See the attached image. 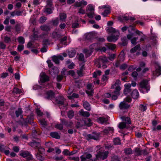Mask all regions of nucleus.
<instances>
[{"mask_svg":"<svg viewBox=\"0 0 161 161\" xmlns=\"http://www.w3.org/2000/svg\"><path fill=\"white\" fill-rule=\"evenodd\" d=\"M139 88L140 91L143 93L148 92L150 89L148 81L146 80H142L139 83Z\"/></svg>","mask_w":161,"mask_h":161,"instance_id":"2","label":"nucleus"},{"mask_svg":"<svg viewBox=\"0 0 161 161\" xmlns=\"http://www.w3.org/2000/svg\"><path fill=\"white\" fill-rule=\"evenodd\" d=\"M47 19V18L45 16H42L40 18L39 22L40 23H44Z\"/></svg>","mask_w":161,"mask_h":161,"instance_id":"44","label":"nucleus"},{"mask_svg":"<svg viewBox=\"0 0 161 161\" xmlns=\"http://www.w3.org/2000/svg\"><path fill=\"white\" fill-rule=\"evenodd\" d=\"M120 80H117L116 81L115 84L114 85H112V86H111V89L115 88V89L116 87L117 86L120 87V86H119V85L120 84Z\"/></svg>","mask_w":161,"mask_h":161,"instance_id":"34","label":"nucleus"},{"mask_svg":"<svg viewBox=\"0 0 161 161\" xmlns=\"http://www.w3.org/2000/svg\"><path fill=\"white\" fill-rule=\"evenodd\" d=\"M44 12L48 14H52L53 12L51 8L50 7H45L44 8Z\"/></svg>","mask_w":161,"mask_h":161,"instance_id":"37","label":"nucleus"},{"mask_svg":"<svg viewBox=\"0 0 161 161\" xmlns=\"http://www.w3.org/2000/svg\"><path fill=\"white\" fill-rule=\"evenodd\" d=\"M22 111L21 108H18V110L16 111L15 114L17 117H18L22 114Z\"/></svg>","mask_w":161,"mask_h":161,"instance_id":"55","label":"nucleus"},{"mask_svg":"<svg viewBox=\"0 0 161 161\" xmlns=\"http://www.w3.org/2000/svg\"><path fill=\"white\" fill-rule=\"evenodd\" d=\"M39 122L42 127H45L47 125V122L44 119L40 120Z\"/></svg>","mask_w":161,"mask_h":161,"instance_id":"41","label":"nucleus"},{"mask_svg":"<svg viewBox=\"0 0 161 161\" xmlns=\"http://www.w3.org/2000/svg\"><path fill=\"white\" fill-rule=\"evenodd\" d=\"M83 105L84 108L88 111H90L91 110V106L90 104L87 102H85L83 103Z\"/></svg>","mask_w":161,"mask_h":161,"instance_id":"23","label":"nucleus"},{"mask_svg":"<svg viewBox=\"0 0 161 161\" xmlns=\"http://www.w3.org/2000/svg\"><path fill=\"white\" fill-rule=\"evenodd\" d=\"M83 53L85 54L86 57H89L91 54L92 52L90 50H88L86 49H85L83 50Z\"/></svg>","mask_w":161,"mask_h":161,"instance_id":"29","label":"nucleus"},{"mask_svg":"<svg viewBox=\"0 0 161 161\" xmlns=\"http://www.w3.org/2000/svg\"><path fill=\"white\" fill-rule=\"evenodd\" d=\"M138 37H134L131 39V42L134 45H136V41Z\"/></svg>","mask_w":161,"mask_h":161,"instance_id":"63","label":"nucleus"},{"mask_svg":"<svg viewBox=\"0 0 161 161\" xmlns=\"http://www.w3.org/2000/svg\"><path fill=\"white\" fill-rule=\"evenodd\" d=\"M140 45H137L135 47L132 48L130 50L131 53H135L137 50H140Z\"/></svg>","mask_w":161,"mask_h":161,"instance_id":"30","label":"nucleus"},{"mask_svg":"<svg viewBox=\"0 0 161 161\" xmlns=\"http://www.w3.org/2000/svg\"><path fill=\"white\" fill-rule=\"evenodd\" d=\"M110 13V11L109 9L108 8L106 9L102 13V15H103L104 17H106L108 14Z\"/></svg>","mask_w":161,"mask_h":161,"instance_id":"50","label":"nucleus"},{"mask_svg":"<svg viewBox=\"0 0 161 161\" xmlns=\"http://www.w3.org/2000/svg\"><path fill=\"white\" fill-rule=\"evenodd\" d=\"M94 8L92 4H90L87 5L86 8V14L89 18H92L94 17Z\"/></svg>","mask_w":161,"mask_h":161,"instance_id":"3","label":"nucleus"},{"mask_svg":"<svg viewBox=\"0 0 161 161\" xmlns=\"http://www.w3.org/2000/svg\"><path fill=\"white\" fill-rule=\"evenodd\" d=\"M101 71L100 70H98L96 72H94L93 74V76L94 78H96L98 75H101Z\"/></svg>","mask_w":161,"mask_h":161,"instance_id":"49","label":"nucleus"},{"mask_svg":"<svg viewBox=\"0 0 161 161\" xmlns=\"http://www.w3.org/2000/svg\"><path fill=\"white\" fill-rule=\"evenodd\" d=\"M119 35V32H116V34L115 35L112 34L111 36L108 37L107 40L110 42H115L118 40Z\"/></svg>","mask_w":161,"mask_h":161,"instance_id":"8","label":"nucleus"},{"mask_svg":"<svg viewBox=\"0 0 161 161\" xmlns=\"http://www.w3.org/2000/svg\"><path fill=\"white\" fill-rule=\"evenodd\" d=\"M53 143L51 142H46L45 143V145L48 148L52 147Z\"/></svg>","mask_w":161,"mask_h":161,"instance_id":"59","label":"nucleus"},{"mask_svg":"<svg viewBox=\"0 0 161 161\" xmlns=\"http://www.w3.org/2000/svg\"><path fill=\"white\" fill-rule=\"evenodd\" d=\"M52 60L56 64H58L59 60L57 56H54L52 57Z\"/></svg>","mask_w":161,"mask_h":161,"instance_id":"47","label":"nucleus"},{"mask_svg":"<svg viewBox=\"0 0 161 161\" xmlns=\"http://www.w3.org/2000/svg\"><path fill=\"white\" fill-rule=\"evenodd\" d=\"M106 46L109 49L112 50H114L116 47V45L114 44L108 43L106 44Z\"/></svg>","mask_w":161,"mask_h":161,"instance_id":"25","label":"nucleus"},{"mask_svg":"<svg viewBox=\"0 0 161 161\" xmlns=\"http://www.w3.org/2000/svg\"><path fill=\"white\" fill-rule=\"evenodd\" d=\"M161 74V67L158 66L156 70L153 72V75H154L158 76Z\"/></svg>","mask_w":161,"mask_h":161,"instance_id":"20","label":"nucleus"},{"mask_svg":"<svg viewBox=\"0 0 161 161\" xmlns=\"http://www.w3.org/2000/svg\"><path fill=\"white\" fill-rule=\"evenodd\" d=\"M92 157L90 153H86L80 157L81 161H86L91 158Z\"/></svg>","mask_w":161,"mask_h":161,"instance_id":"11","label":"nucleus"},{"mask_svg":"<svg viewBox=\"0 0 161 161\" xmlns=\"http://www.w3.org/2000/svg\"><path fill=\"white\" fill-rule=\"evenodd\" d=\"M6 47V45L4 42L2 41H0V49H5Z\"/></svg>","mask_w":161,"mask_h":161,"instance_id":"46","label":"nucleus"},{"mask_svg":"<svg viewBox=\"0 0 161 161\" xmlns=\"http://www.w3.org/2000/svg\"><path fill=\"white\" fill-rule=\"evenodd\" d=\"M18 42L20 44H23L25 42V39L22 36H19L18 38Z\"/></svg>","mask_w":161,"mask_h":161,"instance_id":"53","label":"nucleus"},{"mask_svg":"<svg viewBox=\"0 0 161 161\" xmlns=\"http://www.w3.org/2000/svg\"><path fill=\"white\" fill-rule=\"evenodd\" d=\"M108 58L105 56H100L95 61V64H98L97 66L98 68L100 67L102 65L103 69H105L107 67L106 64L108 63Z\"/></svg>","mask_w":161,"mask_h":161,"instance_id":"1","label":"nucleus"},{"mask_svg":"<svg viewBox=\"0 0 161 161\" xmlns=\"http://www.w3.org/2000/svg\"><path fill=\"white\" fill-rule=\"evenodd\" d=\"M100 135V133L93 132L91 134L88 135L86 139L88 141L91 139L97 140L99 139Z\"/></svg>","mask_w":161,"mask_h":161,"instance_id":"6","label":"nucleus"},{"mask_svg":"<svg viewBox=\"0 0 161 161\" xmlns=\"http://www.w3.org/2000/svg\"><path fill=\"white\" fill-rule=\"evenodd\" d=\"M97 121L102 124H107L108 119L107 118L99 117L97 119Z\"/></svg>","mask_w":161,"mask_h":161,"instance_id":"14","label":"nucleus"},{"mask_svg":"<svg viewBox=\"0 0 161 161\" xmlns=\"http://www.w3.org/2000/svg\"><path fill=\"white\" fill-rule=\"evenodd\" d=\"M23 158H27L28 160H30L32 159V156L30 154V153L27 151H23L21 152L19 154Z\"/></svg>","mask_w":161,"mask_h":161,"instance_id":"9","label":"nucleus"},{"mask_svg":"<svg viewBox=\"0 0 161 161\" xmlns=\"http://www.w3.org/2000/svg\"><path fill=\"white\" fill-rule=\"evenodd\" d=\"M47 7H52L53 5V2L52 0H47Z\"/></svg>","mask_w":161,"mask_h":161,"instance_id":"57","label":"nucleus"},{"mask_svg":"<svg viewBox=\"0 0 161 161\" xmlns=\"http://www.w3.org/2000/svg\"><path fill=\"white\" fill-rule=\"evenodd\" d=\"M69 158L70 160H74L75 161H79L80 160L79 158L78 157H69Z\"/></svg>","mask_w":161,"mask_h":161,"instance_id":"61","label":"nucleus"},{"mask_svg":"<svg viewBox=\"0 0 161 161\" xmlns=\"http://www.w3.org/2000/svg\"><path fill=\"white\" fill-rule=\"evenodd\" d=\"M121 89L120 87L117 86L115 90L112 92V99L113 100H116L119 95V91Z\"/></svg>","mask_w":161,"mask_h":161,"instance_id":"7","label":"nucleus"},{"mask_svg":"<svg viewBox=\"0 0 161 161\" xmlns=\"http://www.w3.org/2000/svg\"><path fill=\"white\" fill-rule=\"evenodd\" d=\"M121 119L122 120L125 121V124H130L131 123L130 119L129 117L123 116L121 117Z\"/></svg>","mask_w":161,"mask_h":161,"instance_id":"27","label":"nucleus"},{"mask_svg":"<svg viewBox=\"0 0 161 161\" xmlns=\"http://www.w3.org/2000/svg\"><path fill=\"white\" fill-rule=\"evenodd\" d=\"M131 95L132 97L134 99H136L139 97V93L136 89L134 90L131 92Z\"/></svg>","mask_w":161,"mask_h":161,"instance_id":"18","label":"nucleus"},{"mask_svg":"<svg viewBox=\"0 0 161 161\" xmlns=\"http://www.w3.org/2000/svg\"><path fill=\"white\" fill-rule=\"evenodd\" d=\"M85 124L88 126H91L92 124L91 122V120L90 119H88L85 122Z\"/></svg>","mask_w":161,"mask_h":161,"instance_id":"56","label":"nucleus"},{"mask_svg":"<svg viewBox=\"0 0 161 161\" xmlns=\"http://www.w3.org/2000/svg\"><path fill=\"white\" fill-rule=\"evenodd\" d=\"M116 55L114 54H112L109 55L108 59L111 61H113L115 58Z\"/></svg>","mask_w":161,"mask_h":161,"instance_id":"58","label":"nucleus"},{"mask_svg":"<svg viewBox=\"0 0 161 161\" xmlns=\"http://www.w3.org/2000/svg\"><path fill=\"white\" fill-rule=\"evenodd\" d=\"M61 36V35L56 32H53L52 33V37L55 39H58Z\"/></svg>","mask_w":161,"mask_h":161,"instance_id":"28","label":"nucleus"},{"mask_svg":"<svg viewBox=\"0 0 161 161\" xmlns=\"http://www.w3.org/2000/svg\"><path fill=\"white\" fill-rule=\"evenodd\" d=\"M125 89L124 90V93L125 95L127 94L128 92H130L131 91L130 88L131 85L130 84L125 85Z\"/></svg>","mask_w":161,"mask_h":161,"instance_id":"22","label":"nucleus"},{"mask_svg":"<svg viewBox=\"0 0 161 161\" xmlns=\"http://www.w3.org/2000/svg\"><path fill=\"white\" fill-rule=\"evenodd\" d=\"M78 59L79 60L82 61L84 60V55L82 53H80L78 56Z\"/></svg>","mask_w":161,"mask_h":161,"instance_id":"62","label":"nucleus"},{"mask_svg":"<svg viewBox=\"0 0 161 161\" xmlns=\"http://www.w3.org/2000/svg\"><path fill=\"white\" fill-rule=\"evenodd\" d=\"M67 115L69 118H72L74 115V112L73 110L69 111L67 113Z\"/></svg>","mask_w":161,"mask_h":161,"instance_id":"43","label":"nucleus"},{"mask_svg":"<svg viewBox=\"0 0 161 161\" xmlns=\"http://www.w3.org/2000/svg\"><path fill=\"white\" fill-rule=\"evenodd\" d=\"M34 117L33 115L31 114L30 115L28 116L27 118L25 119H23L22 121V124L23 125L26 126L28 124L32 125L33 123Z\"/></svg>","mask_w":161,"mask_h":161,"instance_id":"4","label":"nucleus"},{"mask_svg":"<svg viewBox=\"0 0 161 161\" xmlns=\"http://www.w3.org/2000/svg\"><path fill=\"white\" fill-rule=\"evenodd\" d=\"M54 93L53 91L50 90L46 92L45 97L47 99H51L54 97Z\"/></svg>","mask_w":161,"mask_h":161,"instance_id":"12","label":"nucleus"},{"mask_svg":"<svg viewBox=\"0 0 161 161\" xmlns=\"http://www.w3.org/2000/svg\"><path fill=\"white\" fill-rule=\"evenodd\" d=\"M42 154L40 153H37L36 155V158L37 159L40 161H42L45 159V158L41 155Z\"/></svg>","mask_w":161,"mask_h":161,"instance_id":"38","label":"nucleus"},{"mask_svg":"<svg viewBox=\"0 0 161 161\" xmlns=\"http://www.w3.org/2000/svg\"><path fill=\"white\" fill-rule=\"evenodd\" d=\"M12 92L17 94H19L22 92V91L21 90L19 89L18 88L14 87L13 89Z\"/></svg>","mask_w":161,"mask_h":161,"instance_id":"39","label":"nucleus"},{"mask_svg":"<svg viewBox=\"0 0 161 161\" xmlns=\"http://www.w3.org/2000/svg\"><path fill=\"white\" fill-rule=\"evenodd\" d=\"M86 93L88 95V96L91 97L93 94V91L92 90H87L86 91Z\"/></svg>","mask_w":161,"mask_h":161,"instance_id":"64","label":"nucleus"},{"mask_svg":"<svg viewBox=\"0 0 161 161\" xmlns=\"http://www.w3.org/2000/svg\"><path fill=\"white\" fill-rule=\"evenodd\" d=\"M139 109L142 112L145 111L147 109L146 105L141 104L139 105Z\"/></svg>","mask_w":161,"mask_h":161,"instance_id":"31","label":"nucleus"},{"mask_svg":"<svg viewBox=\"0 0 161 161\" xmlns=\"http://www.w3.org/2000/svg\"><path fill=\"white\" fill-rule=\"evenodd\" d=\"M129 107L130 105L127 103L125 101L121 102L119 106V107L120 109H127Z\"/></svg>","mask_w":161,"mask_h":161,"instance_id":"15","label":"nucleus"},{"mask_svg":"<svg viewBox=\"0 0 161 161\" xmlns=\"http://www.w3.org/2000/svg\"><path fill=\"white\" fill-rule=\"evenodd\" d=\"M114 144L116 145H118L120 144V140L119 138H116L114 139Z\"/></svg>","mask_w":161,"mask_h":161,"instance_id":"48","label":"nucleus"},{"mask_svg":"<svg viewBox=\"0 0 161 161\" xmlns=\"http://www.w3.org/2000/svg\"><path fill=\"white\" fill-rule=\"evenodd\" d=\"M108 153V151L104 152L99 151L96 155V158L97 159H98L99 158H102L103 160L107 158Z\"/></svg>","mask_w":161,"mask_h":161,"instance_id":"5","label":"nucleus"},{"mask_svg":"<svg viewBox=\"0 0 161 161\" xmlns=\"http://www.w3.org/2000/svg\"><path fill=\"white\" fill-rule=\"evenodd\" d=\"M114 130L113 128L110 127L105 129L103 130V132L105 134H107L109 132L113 133Z\"/></svg>","mask_w":161,"mask_h":161,"instance_id":"32","label":"nucleus"},{"mask_svg":"<svg viewBox=\"0 0 161 161\" xmlns=\"http://www.w3.org/2000/svg\"><path fill=\"white\" fill-rule=\"evenodd\" d=\"M4 41L7 43H9L11 42V38L7 36H5L4 37Z\"/></svg>","mask_w":161,"mask_h":161,"instance_id":"40","label":"nucleus"},{"mask_svg":"<svg viewBox=\"0 0 161 161\" xmlns=\"http://www.w3.org/2000/svg\"><path fill=\"white\" fill-rule=\"evenodd\" d=\"M79 97V95L77 93H73L71 95L69 96L68 97L69 99H72L74 98H77Z\"/></svg>","mask_w":161,"mask_h":161,"instance_id":"35","label":"nucleus"},{"mask_svg":"<svg viewBox=\"0 0 161 161\" xmlns=\"http://www.w3.org/2000/svg\"><path fill=\"white\" fill-rule=\"evenodd\" d=\"M141 150L139 148H136L135 149L134 151L136 153L137 156H140L142 155V153H141Z\"/></svg>","mask_w":161,"mask_h":161,"instance_id":"52","label":"nucleus"},{"mask_svg":"<svg viewBox=\"0 0 161 161\" xmlns=\"http://www.w3.org/2000/svg\"><path fill=\"white\" fill-rule=\"evenodd\" d=\"M40 80L42 83H44L49 80V77L45 73H43L41 75Z\"/></svg>","mask_w":161,"mask_h":161,"instance_id":"16","label":"nucleus"},{"mask_svg":"<svg viewBox=\"0 0 161 161\" xmlns=\"http://www.w3.org/2000/svg\"><path fill=\"white\" fill-rule=\"evenodd\" d=\"M52 22L53 25L57 26L59 23L58 19L57 18L55 19L52 20Z\"/></svg>","mask_w":161,"mask_h":161,"instance_id":"54","label":"nucleus"},{"mask_svg":"<svg viewBox=\"0 0 161 161\" xmlns=\"http://www.w3.org/2000/svg\"><path fill=\"white\" fill-rule=\"evenodd\" d=\"M124 151L125 154L127 155H129L132 154V150L130 148H125L124 149Z\"/></svg>","mask_w":161,"mask_h":161,"instance_id":"33","label":"nucleus"},{"mask_svg":"<svg viewBox=\"0 0 161 161\" xmlns=\"http://www.w3.org/2000/svg\"><path fill=\"white\" fill-rule=\"evenodd\" d=\"M60 120L63 125H65L67 127H70L72 125L73 123L71 121L68 122L63 119H61Z\"/></svg>","mask_w":161,"mask_h":161,"instance_id":"17","label":"nucleus"},{"mask_svg":"<svg viewBox=\"0 0 161 161\" xmlns=\"http://www.w3.org/2000/svg\"><path fill=\"white\" fill-rule=\"evenodd\" d=\"M38 148V149L39 153L43 154L45 152V149L44 148L40 147Z\"/></svg>","mask_w":161,"mask_h":161,"instance_id":"60","label":"nucleus"},{"mask_svg":"<svg viewBox=\"0 0 161 161\" xmlns=\"http://www.w3.org/2000/svg\"><path fill=\"white\" fill-rule=\"evenodd\" d=\"M28 144L31 147L35 148H38L41 146V144L39 141H34L32 142L29 143Z\"/></svg>","mask_w":161,"mask_h":161,"instance_id":"13","label":"nucleus"},{"mask_svg":"<svg viewBox=\"0 0 161 161\" xmlns=\"http://www.w3.org/2000/svg\"><path fill=\"white\" fill-rule=\"evenodd\" d=\"M106 30L107 32L109 33H112V34H116V32H119L118 30H117L113 27H108Z\"/></svg>","mask_w":161,"mask_h":161,"instance_id":"19","label":"nucleus"},{"mask_svg":"<svg viewBox=\"0 0 161 161\" xmlns=\"http://www.w3.org/2000/svg\"><path fill=\"white\" fill-rule=\"evenodd\" d=\"M69 56L70 58L73 57L75 55V51L71 50L68 53Z\"/></svg>","mask_w":161,"mask_h":161,"instance_id":"45","label":"nucleus"},{"mask_svg":"<svg viewBox=\"0 0 161 161\" xmlns=\"http://www.w3.org/2000/svg\"><path fill=\"white\" fill-rule=\"evenodd\" d=\"M40 29L42 30L47 32L50 31L51 30L50 26L46 25H41L40 27Z\"/></svg>","mask_w":161,"mask_h":161,"instance_id":"21","label":"nucleus"},{"mask_svg":"<svg viewBox=\"0 0 161 161\" xmlns=\"http://www.w3.org/2000/svg\"><path fill=\"white\" fill-rule=\"evenodd\" d=\"M60 19L62 21H64L66 18V15L65 14L63 13L60 14Z\"/></svg>","mask_w":161,"mask_h":161,"instance_id":"42","label":"nucleus"},{"mask_svg":"<svg viewBox=\"0 0 161 161\" xmlns=\"http://www.w3.org/2000/svg\"><path fill=\"white\" fill-rule=\"evenodd\" d=\"M50 135L51 137L57 139H59L60 138L58 134L56 132H51L50 134Z\"/></svg>","mask_w":161,"mask_h":161,"instance_id":"26","label":"nucleus"},{"mask_svg":"<svg viewBox=\"0 0 161 161\" xmlns=\"http://www.w3.org/2000/svg\"><path fill=\"white\" fill-rule=\"evenodd\" d=\"M55 101L56 103L59 105H63L64 104V99L62 96L59 95L56 98Z\"/></svg>","mask_w":161,"mask_h":161,"instance_id":"10","label":"nucleus"},{"mask_svg":"<svg viewBox=\"0 0 161 161\" xmlns=\"http://www.w3.org/2000/svg\"><path fill=\"white\" fill-rule=\"evenodd\" d=\"M80 114L84 117H88L90 116V114L89 112L84 111L82 109L80 111Z\"/></svg>","mask_w":161,"mask_h":161,"instance_id":"24","label":"nucleus"},{"mask_svg":"<svg viewBox=\"0 0 161 161\" xmlns=\"http://www.w3.org/2000/svg\"><path fill=\"white\" fill-rule=\"evenodd\" d=\"M118 20L121 22H123L125 20H127L129 19V18L127 16H120L118 18Z\"/></svg>","mask_w":161,"mask_h":161,"instance_id":"36","label":"nucleus"},{"mask_svg":"<svg viewBox=\"0 0 161 161\" xmlns=\"http://www.w3.org/2000/svg\"><path fill=\"white\" fill-rule=\"evenodd\" d=\"M126 125L125 123L121 122L119 125V127L121 129H123L126 127Z\"/></svg>","mask_w":161,"mask_h":161,"instance_id":"51","label":"nucleus"}]
</instances>
